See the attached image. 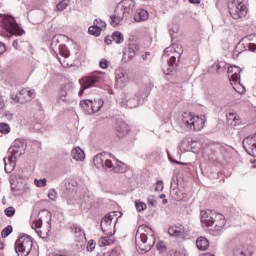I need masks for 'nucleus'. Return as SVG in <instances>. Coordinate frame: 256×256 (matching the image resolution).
Returning a JSON list of instances; mask_svg holds the SVG:
<instances>
[{"mask_svg": "<svg viewBox=\"0 0 256 256\" xmlns=\"http://www.w3.org/2000/svg\"><path fill=\"white\" fill-rule=\"evenodd\" d=\"M173 55L168 60V68L165 70L166 75H171L177 69V65H179V59H181V55H183V48L178 44H172L170 47H167L164 50V55Z\"/></svg>", "mask_w": 256, "mask_h": 256, "instance_id": "nucleus-4", "label": "nucleus"}, {"mask_svg": "<svg viewBox=\"0 0 256 256\" xmlns=\"http://www.w3.org/2000/svg\"><path fill=\"white\" fill-rule=\"evenodd\" d=\"M12 45L14 49H17V47H19V42H17V40H14Z\"/></svg>", "mask_w": 256, "mask_h": 256, "instance_id": "nucleus-59", "label": "nucleus"}, {"mask_svg": "<svg viewBox=\"0 0 256 256\" xmlns=\"http://www.w3.org/2000/svg\"><path fill=\"white\" fill-rule=\"evenodd\" d=\"M170 195L174 201H183L185 199V193L179 188H174L170 191Z\"/></svg>", "mask_w": 256, "mask_h": 256, "instance_id": "nucleus-22", "label": "nucleus"}, {"mask_svg": "<svg viewBox=\"0 0 256 256\" xmlns=\"http://www.w3.org/2000/svg\"><path fill=\"white\" fill-rule=\"evenodd\" d=\"M190 144V147L193 149L194 147H197V145H200L199 141H193L188 142Z\"/></svg>", "mask_w": 256, "mask_h": 256, "instance_id": "nucleus-54", "label": "nucleus"}, {"mask_svg": "<svg viewBox=\"0 0 256 256\" xmlns=\"http://www.w3.org/2000/svg\"><path fill=\"white\" fill-rule=\"evenodd\" d=\"M139 231L145 232L140 234L141 243L139 245V250L147 253V251H151L153 245H155V234H153V229L147 225L140 226Z\"/></svg>", "mask_w": 256, "mask_h": 256, "instance_id": "nucleus-6", "label": "nucleus"}, {"mask_svg": "<svg viewBox=\"0 0 256 256\" xmlns=\"http://www.w3.org/2000/svg\"><path fill=\"white\" fill-rule=\"evenodd\" d=\"M34 183H35L36 187H46L47 186V179L46 178H43V179H40V180L35 179Z\"/></svg>", "mask_w": 256, "mask_h": 256, "instance_id": "nucleus-39", "label": "nucleus"}, {"mask_svg": "<svg viewBox=\"0 0 256 256\" xmlns=\"http://www.w3.org/2000/svg\"><path fill=\"white\" fill-rule=\"evenodd\" d=\"M100 67L101 69H107L109 67L107 60L100 61Z\"/></svg>", "mask_w": 256, "mask_h": 256, "instance_id": "nucleus-49", "label": "nucleus"}, {"mask_svg": "<svg viewBox=\"0 0 256 256\" xmlns=\"http://www.w3.org/2000/svg\"><path fill=\"white\" fill-rule=\"evenodd\" d=\"M97 256H105V253L100 252V253H98V255H97Z\"/></svg>", "mask_w": 256, "mask_h": 256, "instance_id": "nucleus-63", "label": "nucleus"}, {"mask_svg": "<svg viewBox=\"0 0 256 256\" xmlns=\"http://www.w3.org/2000/svg\"><path fill=\"white\" fill-rule=\"evenodd\" d=\"M135 11V0H122L117 4L114 15L110 16V25L117 27L121 23L127 21V18L132 16Z\"/></svg>", "mask_w": 256, "mask_h": 256, "instance_id": "nucleus-2", "label": "nucleus"}, {"mask_svg": "<svg viewBox=\"0 0 256 256\" xmlns=\"http://www.w3.org/2000/svg\"><path fill=\"white\" fill-rule=\"evenodd\" d=\"M7 51V48L5 47V44L3 42H0V55H3Z\"/></svg>", "mask_w": 256, "mask_h": 256, "instance_id": "nucleus-50", "label": "nucleus"}, {"mask_svg": "<svg viewBox=\"0 0 256 256\" xmlns=\"http://www.w3.org/2000/svg\"><path fill=\"white\" fill-rule=\"evenodd\" d=\"M69 103L67 100V90L65 88H61L58 94V103Z\"/></svg>", "mask_w": 256, "mask_h": 256, "instance_id": "nucleus-27", "label": "nucleus"}, {"mask_svg": "<svg viewBox=\"0 0 256 256\" xmlns=\"http://www.w3.org/2000/svg\"><path fill=\"white\" fill-rule=\"evenodd\" d=\"M228 10L232 19H243L247 16V6L243 0H232L228 4Z\"/></svg>", "mask_w": 256, "mask_h": 256, "instance_id": "nucleus-8", "label": "nucleus"}, {"mask_svg": "<svg viewBox=\"0 0 256 256\" xmlns=\"http://www.w3.org/2000/svg\"><path fill=\"white\" fill-rule=\"evenodd\" d=\"M182 123L190 131H201L205 127V116H195L193 113L184 112Z\"/></svg>", "mask_w": 256, "mask_h": 256, "instance_id": "nucleus-5", "label": "nucleus"}, {"mask_svg": "<svg viewBox=\"0 0 256 256\" xmlns=\"http://www.w3.org/2000/svg\"><path fill=\"white\" fill-rule=\"evenodd\" d=\"M109 256H117V254H115V252H112L109 254Z\"/></svg>", "mask_w": 256, "mask_h": 256, "instance_id": "nucleus-64", "label": "nucleus"}, {"mask_svg": "<svg viewBox=\"0 0 256 256\" xmlns=\"http://www.w3.org/2000/svg\"><path fill=\"white\" fill-rule=\"evenodd\" d=\"M137 51H139V45H137L135 43L130 44L129 50H128L129 57H134L135 53H137Z\"/></svg>", "mask_w": 256, "mask_h": 256, "instance_id": "nucleus-31", "label": "nucleus"}, {"mask_svg": "<svg viewBox=\"0 0 256 256\" xmlns=\"http://www.w3.org/2000/svg\"><path fill=\"white\" fill-rule=\"evenodd\" d=\"M13 233V226L8 225L6 228H4L1 232L2 239H6V237H9Z\"/></svg>", "mask_w": 256, "mask_h": 256, "instance_id": "nucleus-30", "label": "nucleus"}, {"mask_svg": "<svg viewBox=\"0 0 256 256\" xmlns=\"http://www.w3.org/2000/svg\"><path fill=\"white\" fill-rule=\"evenodd\" d=\"M147 19H149V12H147L146 10H140L134 16V21H136V23H141V21H147Z\"/></svg>", "mask_w": 256, "mask_h": 256, "instance_id": "nucleus-25", "label": "nucleus"}, {"mask_svg": "<svg viewBox=\"0 0 256 256\" xmlns=\"http://www.w3.org/2000/svg\"><path fill=\"white\" fill-rule=\"evenodd\" d=\"M156 247L160 251V253H164V251H166L167 249V246H165V243L163 241L158 242Z\"/></svg>", "mask_w": 256, "mask_h": 256, "instance_id": "nucleus-43", "label": "nucleus"}, {"mask_svg": "<svg viewBox=\"0 0 256 256\" xmlns=\"http://www.w3.org/2000/svg\"><path fill=\"white\" fill-rule=\"evenodd\" d=\"M58 49H59V53L60 55H62V57H69V52L67 51V47L63 44L59 45L58 46Z\"/></svg>", "mask_w": 256, "mask_h": 256, "instance_id": "nucleus-36", "label": "nucleus"}, {"mask_svg": "<svg viewBox=\"0 0 256 256\" xmlns=\"http://www.w3.org/2000/svg\"><path fill=\"white\" fill-rule=\"evenodd\" d=\"M189 3H192L194 5H199L201 3V0H189Z\"/></svg>", "mask_w": 256, "mask_h": 256, "instance_id": "nucleus-57", "label": "nucleus"}, {"mask_svg": "<svg viewBox=\"0 0 256 256\" xmlns=\"http://www.w3.org/2000/svg\"><path fill=\"white\" fill-rule=\"evenodd\" d=\"M6 217H13L15 215V207L10 206L4 210Z\"/></svg>", "mask_w": 256, "mask_h": 256, "instance_id": "nucleus-38", "label": "nucleus"}, {"mask_svg": "<svg viewBox=\"0 0 256 256\" xmlns=\"http://www.w3.org/2000/svg\"><path fill=\"white\" fill-rule=\"evenodd\" d=\"M248 50L255 52L256 51V44L255 43H249L248 44Z\"/></svg>", "mask_w": 256, "mask_h": 256, "instance_id": "nucleus-51", "label": "nucleus"}, {"mask_svg": "<svg viewBox=\"0 0 256 256\" xmlns=\"http://www.w3.org/2000/svg\"><path fill=\"white\" fill-rule=\"evenodd\" d=\"M112 37H113L115 43L120 44V43H123V41H124L123 34H121V32H119V31L114 32L112 34Z\"/></svg>", "mask_w": 256, "mask_h": 256, "instance_id": "nucleus-32", "label": "nucleus"}, {"mask_svg": "<svg viewBox=\"0 0 256 256\" xmlns=\"http://www.w3.org/2000/svg\"><path fill=\"white\" fill-rule=\"evenodd\" d=\"M70 0H62L59 4H57L56 8L58 9V11H63L65 9H67V7L69 6Z\"/></svg>", "mask_w": 256, "mask_h": 256, "instance_id": "nucleus-34", "label": "nucleus"}, {"mask_svg": "<svg viewBox=\"0 0 256 256\" xmlns=\"http://www.w3.org/2000/svg\"><path fill=\"white\" fill-rule=\"evenodd\" d=\"M203 256H215L213 253H205Z\"/></svg>", "mask_w": 256, "mask_h": 256, "instance_id": "nucleus-61", "label": "nucleus"}, {"mask_svg": "<svg viewBox=\"0 0 256 256\" xmlns=\"http://www.w3.org/2000/svg\"><path fill=\"white\" fill-rule=\"evenodd\" d=\"M109 157H111V154L109 153H101L97 154L94 159L93 163L97 169H109L111 167V160H109Z\"/></svg>", "mask_w": 256, "mask_h": 256, "instance_id": "nucleus-12", "label": "nucleus"}, {"mask_svg": "<svg viewBox=\"0 0 256 256\" xmlns=\"http://www.w3.org/2000/svg\"><path fill=\"white\" fill-rule=\"evenodd\" d=\"M4 117H6L8 121H11V119H13V114H11V113H5V114H4Z\"/></svg>", "mask_w": 256, "mask_h": 256, "instance_id": "nucleus-56", "label": "nucleus"}, {"mask_svg": "<svg viewBox=\"0 0 256 256\" xmlns=\"http://www.w3.org/2000/svg\"><path fill=\"white\" fill-rule=\"evenodd\" d=\"M97 25H99V20H94L93 26H90L88 28V33L90 35H94V37H99V35H101V31H103V29H101V27H98Z\"/></svg>", "mask_w": 256, "mask_h": 256, "instance_id": "nucleus-24", "label": "nucleus"}, {"mask_svg": "<svg viewBox=\"0 0 256 256\" xmlns=\"http://www.w3.org/2000/svg\"><path fill=\"white\" fill-rule=\"evenodd\" d=\"M2 27L12 35H18L19 37H21V35H25V30L20 28L19 24L15 21V18L11 16H3Z\"/></svg>", "mask_w": 256, "mask_h": 256, "instance_id": "nucleus-9", "label": "nucleus"}, {"mask_svg": "<svg viewBox=\"0 0 256 256\" xmlns=\"http://www.w3.org/2000/svg\"><path fill=\"white\" fill-rule=\"evenodd\" d=\"M74 235L76 239H83L85 237V232H83L81 226H74Z\"/></svg>", "mask_w": 256, "mask_h": 256, "instance_id": "nucleus-29", "label": "nucleus"}, {"mask_svg": "<svg viewBox=\"0 0 256 256\" xmlns=\"http://www.w3.org/2000/svg\"><path fill=\"white\" fill-rule=\"evenodd\" d=\"M103 99L98 98L92 101V108L89 110V115H93L94 113H99L101 108L103 107Z\"/></svg>", "mask_w": 256, "mask_h": 256, "instance_id": "nucleus-21", "label": "nucleus"}, {"mask_svg": "<svg viewBox=\"0 0 256 256\" xmlns=\"http://www.w3.org/2000/svg\"><path fill=\"white\" fill-rule=\"evenodd\" d=\"M81 90L78 95L81 97L85 89H91V87H99L101 85V77L91 74L90 76L83 77L80 79Z\"/></svg>", "mask_w": 256, "mask_h": 256, "instance_id": "nucleus-11", "label": "nucleus"}, {"mask_svg": "<svg viewBox=\"0 0 256 256\" xmlns=\"http://www.w3.org/2000/svg\"><path fill=\"white\" fill-rule=\"evenodd\" d=\"M93 105V100H81L80 101V106L86 113L89 115V111H91Z\"/></svg>", "mask_w": 256, "mask_h": 256, "instance_id": "nucleus-26", "label": "nucleus"}, {"mask_svg": "<svg viewBox=\"0 0 256 256\" xmlns=\"http://www.w3.org/2000/svg\"><path fill=\"white\" fill-rule=\"evenodd\" d=\"M168 233L171 237H183L185 235V226L182 224L173 225L169 227Z\"/></svg>", "mask_w": 256, "mask_h": 256, "instance_id": "nucleus-15", "label": "nucleus"}, {"mask_svg": "<svg viewBox=\"0 0 256 256\" xmlns=\"http://www.w3.org/2000/svg\"><path fill=\"white\" fill-rule=\"evenodd\" d=\"M135 207H136L137 211L141 212V211H145V209H147V204H145L144 202H141V201H136Z\"/></svg>", "mask_w": 256, "mask_h": 256, "instance_id": "nucleus-37", "label": "nucleus"}, {"mask_svg": "<svg viewBox=\"0 0 256 256\" xmlns=\"http://www.w3.org/2000/svg\"><path fill=\"white\" fill-rule=\"evenodd\" d=\"M236 116H237V113L235 112H229L228 114H226L227 123L231 125V123H233V120L235 119Z\"/></svg>", "mask_w": 256, "mask_h": 256, "instance_id": "nucleus-40", "label": "nucleus"}, {"mask_svg": "<svg viewBox=\"0 0 256 256\" xmlns=\"http://www.w3.org/2000/svg\"><path fill=\"white\" fill-rule=\"evenodd\" d=\"M33 93H35V90H29L27 88L20 90L16 95L18 103H29L33 99Z\"/></svg>", "mask_w": 256, "mask_h": 256, "instance_id": "nucleus-14", "label": "nucleus"}, {"mask_svg": "<svg viewBox=\"0 0 256 256\" xmlns=\"http://www.w3.org/2000/svg\"><path fill=\"white\" fill-rule=\"evenodd\" d=\"M13 146L20 149L21 151H25V147H27V145L25 144V141L19 140V139H16L14 141Z\"/></svg>", "mask_w": 256, "mask_h": 256, "instance_id": "nucleus-33", "label": "nucleus"}, {"mask_svg": "<svg viewBox=\"0 0 256 256\" xmlns=\"http://www.w3.org/2000/svg\"><path fill=\"white\" fill-rule=\"evenodd\" d=\"M110 236H105V237H102L101 240H100V243H101V246L102 247H107V245H113V235L111 234H108Z\"/></svg>", "mask_w": 256, "mask_h": 256, "instance_id": "nucleus-28", "label": "nucleus"}, {"mask_svg": "<svg viewBox=\"0 0 256 256\" xmlns=\"http://www.w3.org/2000/svg\"><path fill=\"white\" fill-rule=\"evenodd\" d=\"M71 155L75 161H85V152L83 149H81V147L73 148Z\"/></svg>", "mask_w": 256, "mask_h": 256, "instance_id": "nucleus-19", "label": "nucleus"}, {"mask_svg": "<svg viewBox=\"0 0 256 256\" xmlns=\"http://www.w3.org/2000/svg\"><path fill=\"white\" fill-rule=\"evenodd\" d=\"M32 229H35L42 239L49 237V231H51V212L49 210L40 211L37 219L32 222Z\"/></svg>", "mask_w": 256, "mask_h": 256, "instance_id": "nucleus-3", "label": "nucleus"}, {"mask_svg": "<svg viewBox=\"0 0 256 256\" xmlns=\"http://www.w3.org/2000/svg\"><path fill=\"white\" fill-rule=\"evenodd\" d=\"M95 21H98L97 27H100V29L103 28V27L104 28L107 27V24L105 22H103V20L95 19Z\"/></svg>", "mask_w": 256, "mask_h": 256, "instance_id": "nucleus-48", "label": "nucleus"}, {"mask_svg": "<svg viewBox=\"0 0 256 256\" xmlns=\"http://www.w3.org/2000/svg\"><path fill=\"white\" fill-rule=\"evenodd\" d=\"M239 79H241V74H239V73H237V72H235L234 74H232V76H231V80H232V81L237 82V81H239Z\"/></svg>", "mask_w": 256, "mask_h": 256, "instance_id": "nucleus-47", "label": "nucleus"}, {"mask_svg": "<svg viewBox=\"0 0 256 256\" xmlns=\"http://www.w3.org/2000/svg\"><path fill=\"white\" fill-rule=\"evenodd\" d=\"M48 198H49L51 201H55V200L57 199V192L55 191V189L49 190V192H48Z\"/></svg>", "mask_w": 256, "mask_h": 256, "instance_id": "nucleus-42", "label": "nucleus"}, {"mask_svg": "<svg viewBox=\"0 0 256 256\" xmlns=\"http://www.w3.org/2000/svg\"><path fill=\"white\" fill-rule=\"evenodd\" d=\"M129 83V75L125 72L117 71L116 72V85L118 87H125Z\"/></svg>", "mask_w": 256, "mask_h": 256, "instance_id": "nucleus-16", "label": "nucleus"}, {"mask_svg": "<svg viewBox=\"0 0 256 256\" xmlns=\"http://www.w3.org/2000/svg\"><path fill=\"white\" fill-rule=\"evenodd\" d=\"M110 171L113 173H125L127 171V165L123 164V162H116L115 165H113V162H111V166L108 167Z\"/></svg>", "mask_w": 256, "mask_h": 256, "instance_id": "nucleus-20", "label": "nucleus"}, {"mask_svg": "<svg viewBox=\"0 0 256 256\" xmlns=\"http://www.w3.org/2000/svg\"><path fill=\"white\" fill-rule=\"evenodd\" d=\"M57 43H59V38L57 36H55L52 39L51 47H57Z\"/></svg>", "mask_w": 256, "mask_h": 256, "instance_id": "nucleus-52", "label": "nucleus"}, {"mask_svg": "<svg viewBox=\"0 0 256 256\" xmlns=\"http://www.w3.org/2000/svg\"><path fill=\"white\" fill-rule=\"evenodd\" d=\"M15 253L17 256H27L33 249V238L29 235H23L16 240L14 245Z\"/></svg>", "mask_w": 256, "mask_h": 256, "instance_id": "nucleus-7", "label": "nucleus"}, {"mask_svg": "<svg viewBox=\"0 0 256 256\" xmlns=\"http://www.w3.org/2000/svg\"><path fill=\"white\" fill-rule=\"evenodd\" d=\"M149 201V204L152 205V207H155L157 201L155 200H148Z\"/></svg>", "mask_w": 256, "mask_h": 256, "instance_id": "nucleus-60", "label": "nucleus"}, {"mask_svg": "<svg viewBox=\"0 0 256 256\" xmlns=\"http://www.w3.org/2000/svg\"><path fill=\"white\" fill-rule=\"evenodd\" d=\"M139 103H141V91H138L134 95H127L123 98L121 105H125L129 109H135V107H139Z\"/></svg>", "mask_w": 256, "mask_h": 256, "instance_id": "nucleus-13", "label": "nucleus"}, {"mask_svg": "<svg viewBox=\"0 0 256 256\" xmlns=\"http://www.w3.org/2000/svg\"><path fill=\"white\" fill-rule=\"evenodd\" d=\"M113 41H114L113 34H112V35H108V36L105 38V40H104V42L106 43V45H111V43H113Z\"/></svg>", "mask_w": 256, "mask_h": 256, "instance_id": "nucleus-46", "label": "nucleus"}, {"mask_svg": "<svg viewBox=\"0 0 256 256\" xmlns=\"http://www.w3.org/2000/svg\"><path fill=\"white\" fill-rule=\"evenodd\" d=\"M232 127H237V125H241V116L237 115L234 117L233 121L230 122Z\"/></svg>", "mask_w": 256, "mask_h": 256, "instance_id": "nucleus-41", "label": "nucleus"}, {"mask_svg": "<svg viewBox=\"0 0 256 256\" xmlns=\"http://www.w3.org/2000/svg\"><path fill=\"white\" fill-rule=\"evenodd\" d=\"M149 55H150L149 52H145V54L142 55L143 61H147V57H149Z\"/></svg>", "mask_w": 256, "mask_h": 256, "instance_id": "nucleus-58", "label": "nucleus"}, {"mask_svg": "<svg viewBox=\"0 0 256 256\" xmlns=\"http://www.w3.org/2000/svg\"><path fill=\"white\" fill-rule=\"evenodd\" d=\"M88 249H90V251H93V249H95V243L93 242V240H90L88 242Z\"/></svg>", "mask_w": 256, "mask_h": 256, "instance_id": "nucleus-53", "label": "nucleus"}, {"mask_svg": "<svg viewBox=\"0 0 256 256\" xmlns=\"http://www.w3.org/2000/svg\"><path fill=\"white\" fill-rule=\"evenodd\" d=\"M10 131H11V128L9 127V124L0 123V133L7 135V133H9Z\"/></svg>", "mask_w": 256, "mask_h": 256, "instance_id": "nucleus-35", "label": "nucleus"}, {"mask_svg": "<svg viewBox=\"0 0 256 256\" xmlns=\"http://www.w3.org/2000/svg\"><path fill=\"white\" fill-rule=\"evenodd\" d=\"M155 191H158V192L163 191V181L162 180H158L156 182Z\"/></svg>", "mask_w": 256, "mask_h": 256, "instance_id": "nucleus-44", "label": "nucleus"}, {"mask_svg": "<svg viewBox=\"0 0 256 256\" xmlns=\"http://www.w3.org/2000/svg\"><path fill=\"white\" fill-rule=\"evenodd\" d=\"M8 151L11 154L9 157L10 163H15V161H17V155L18 157H21V155L25 153V150H21L15 146L10 147Z\"/></svg>", "mask_w": 256, "mask_h": 256, "instance_id": "nucleus-17", "label": "nucleus"}, {"mask_svg": "<svg viewBox=\"0 0 256 256\" xmlns=\"http://www.w3.org/2000/svg\"><path fill=\"white\" fill-rule=\"evenodd\" d=\"M4 247H5V244L0 243V249H4Z\"/></svg>", "mask_w": 256, "mask_h": 256, "instance_id": "nucleus-62", "label": "nucleus"}, {"mask_svg": "<svg viewBox=\"0 0 256 256\" xmlns=\"http://www.w3.org/2000/svg\"><path fill=\"white\" fill-rule=\"evenodd\" d=\"M118 215H121V212H110L104 216L100 224L103 233L106 235H112L111 231L113 230V221L115 225L119 219Z\"/></svg>", "mask_w": 256, "mask_h": 256, "instance_id": "nucleus-10", "label": "nucleus"}, {"mask_svg": "<svg viewBox=\"0 0 256 256\" xmlns=\"http://www.w3.org/2000/svg\"><path fill=\"white\" fill-rule=\"evenodd\" d=\"M196 247L200 251H206V249L209 247V240L203 236L199 237L196 240Z\"/></svg>", "mask_w": 256, "mask_h": 256, "instance_id": "nucleus-23", "label": "nucleus"}, {"mask_svg": "<svg viewBox=\"0 0 256 256\" xmlns=\"http://www.w3.org/2000/svg\"><path fill=\"white\" fill-rule=\"evenodd\" d=\"M233 253L235 256H247L241 248H235Z\"/></svg>", "mask_w": 256, "mask_h": 256, "instance_id": "nucleus-45", "label": "nucleus"}, {"mask_svg": "<svg viewBox=\"0 0 256 256\" xmlns=\"http://www.w3.org/2000/svg\"><path fill=\"white\" fill-rule=\"evenodd\" d=\"M129 133V126L125 122H119L116 126V135L118 137H125Z\"/></svg>", "mask_w": 256, "mask_h": 256, "instance_id": "nucleus-18", "label": "nucleus"}, {"mask_svg": "<svg viewBox=\"0 0 256 256\" xmlns=\"http://www.w3.org/2000/svg\"><path fill=\"white\" fill-rule=\"evenodd\" d=\"M3 161H4L6 173H11V171H13V169H8V168H7V158H4Z\"/></svg>", "mask_w": 256, "mask_h": 256, "instance_id": "nucleus-55", "label": "nucleus"}, {"mask_svg": "<svg viewBox=\"0 0 256 256\" xmlns=\"http://www.w3.org/2000/svg\"><path fill=\"white\" fill-rule=\"evenodd\" d=\"M202 225L207 227L209 231H212V235H220L223 231V227L227 224L225 216L223 214H217L211 210L201 211Z\"/></svg>", "mask_w": 256, "mask_h": 256, "instance_id": "nucleus-1", "label": "nucleus"}]
</instances>
